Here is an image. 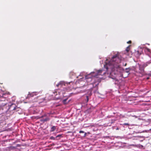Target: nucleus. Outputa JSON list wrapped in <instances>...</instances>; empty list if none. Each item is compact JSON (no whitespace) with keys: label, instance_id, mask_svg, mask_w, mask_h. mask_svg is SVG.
I'll use <instances>...</instances> for the list:
<instances>
[{"label":"nucleus","instance_id":"nucleus-1","mask_svg":"<svg viewBox=\"0 0 151 151\" xmlns=\"http://www.w3.org/2000/svg\"><path fill=\"white\" fill-rule=\"evenodd\" d=\"M122 63V65L126 66L127 63L122 62V58L120 59L118 55L114 56L110 60L107 59L104 65V69L95 70L85 76V79L87 84L92 85L93 88L96 87L100 81L98 78L99 76L105 74L107 71L110 72L109 77L115 81V84H119L120 82L116 77L119 74L124 70L123 68L120 66L119 63Z\"/></svg>","mask_w":151,"mask_h":151},{"label":"nucleus","instance_id":"nucleus-2","mask_svg":"<svg viewBox=\"0 0 151 151\" xmlns=\"http://www.w3.org/2000/svg\"><path fill=\"white\" fill-rule=\"evenodd\" d=\"M151 63V60L147 62L143 65H139V69L140 73L143 74L144 72V69L149 64Z\"/></svg>","mask_w":151,"mask_h":151},{"label":"nucleus","instance_id":"nucleus-3","mask_svg":"<svg viewBox=\"0 0 151 151\" xmlns=\"http://www.w3.org/2000/svg\"><path fill=\"white\" fill-rule=\"evenodd\" d=\"M70 83V82L65 83L64 81H60L57 85L56 86L59 87L63 88V90H65L66 89V87L67 86L68 84H69Z\"/></svg>","mask_w":151,"mask_h":151},{"label":"nucleus","instance_id":"nucleus-4","mask_svg":"<svg viewBox=\"0 0 151 151\" xmlns=\"http://www.w3.org/2000/svg\"><path fill=\"white\" fill-rule=\"evenodd\" d=\"M40 118H42L40 119V121L41 122H45L47 121H49L50 120V118L49 117L47 116V115L45 114L44 115L41 116Z\"/></svg>","mask_w":151,"mask_h":151},{"label":"nucleus","instance_id":"nucleus-5","mask_svg":"<svg viewBox=\"0 0 151 151\" xmlns=\"http://www.w3.org/2000/svg\"><path fill=\"white\" fill-rule=\"evenodd\" d=\"M16 106L15 105L13 104H11L10 105L9 104L7 109V111H10L15 110L16 109Z\"/></svg>","mask_w":151,"mask_h":151},{"label":"nucleus","instance_id":"nucleus-6","mask_svg":"<svg viewBox=\"0 0 151 151\" xmlns=\"http://www.w3.org/2000/svg\"><path fill=\"white\" fill-rule=\"evenodd\" d=\"M41 92H39L38 93L37 92H33L31 93H30L29 92V94L27 96V98H28L29 97H33L35 95H37V94L38 93H40Z\"/></svg>","mask_w":151,"mask_h":151},{"label":"nucleus","instance_id":"nucleus-7","mask_svg":"<svg viewBox=\"0 0 151 151\" xmlns=\"http://www.w3.org/2000/svg\"><path fill=\"white\" fill-rule=\"evenodd\" d=\"M6 93L2 91V90L0 91V98L1 97H3V96H5Z\"/></svg>","mask_w":151,"mask_h":151},{"label":"nucleus","instance_id":"nucleus-8","mask_svg":"<svg viewBox=\"0 0 151 151\" xmlns=\"http://www.w3.org/2000/svg\"><path fill=\"white\" fill-rule=\"evenodd\" d=\"M56 129V127L55 126H52L50 130L51 132H54Z\"/></svg>","mask_w":151,"mask_h":151},{"label":"nucleus","instance_id":"nucleus-9","mask_svg":"<svg viewBox=\"0 0 151 151\" xmlns=\"http://www.w3.org/2000/svg\"><path fill=\"white\" fill-rule=\"evenodd\" d=\"M130 69L129 68H127L125 69V71L123 73H125V72L127 73H129L130 70Z\"/></svg>","mask_w":151,"mask_h":151},{"label":"nucleus","instance_id":"nucleus-10","mask_svg":"<svg viewBox=\"0 0 151 151\" xmlns=\"http://www.w3.org/2000/svg\"><path fill=\"white\" fill-rule=\"evenodd\" d=\"M5 98L6 97L5 96H3V97H1V98H0V101H5Z\"/></svg>","mask_w":151,"mask_h":151},{"label":"nucleus","instance_id":"nucleus-11","mask_svg":"<svg viewBox=\"0 0 151 151\" xmlns=\"http://www.w3.org/2000/svg\"><path fill=\"white\" fill-rule=\"evenodd\" d=\"M79 132V133H84V135H83V137H85L86 136V133H84V131H80Z\"/></svg>","mask_w":151,"mask_h":151},{"label":"nucleus","instance_id":"nucleus-12","mask_svg":"<svg viewBox=\"0 0 151 151\" xmlns=\"http://www.w3.org/2000/svg\"><path fill=\"white\" fill-rule=\"evenodd\" d=\"M145 50V51H147L151 53V50L150 49L147 48H146Z\"/></svg>","mask_w":151,"mask_h":151},{"label":"nucleus","instance_id":"nucleus-13","mask_svg":"<svg viewBox=\"0 0 151 151\" xmlns=\"http://www.w3.org/2000/svg\"><path fill=\"white\" fill-rule=\"evenodd\" d=\"M129 50V46H128L127 47L126 49L125 50V52H127Z\"/></svg>","mask_w":151,"mask_h":151},{"label":"nucleus","instance_id":"nucleus-14","mask_svg":"<svg viewBox=\"0 0 151 151\" xmlns=\"http://www.w3.org/2000/svg\"><path fill=\"white\" fill-rule=\"evenodd\" d=\"M62 137V134H59V135H58L56 137V138H57L58 137H59L60 138V137Z\"/></svg>","mask_w":151,"mask_h":151},{"label":"nucleus","instance_id":"nucleus-15","mask_svg":"<svg viewBox=\"0 0 151 151\" xmlns=\"http://www.w3.org/2000/svg\"><path fill=\"white\" fill-rule=\"evenodd\" d=\"M86 102H88L89 100V98H88V96H86Z\"/></svg>","mask_w":151,"mask_h":151},{"label":"nucleus","instance_id":"nucleus-16","mask_svg":"<svg viewBox=\"0 0 151 151\" xmlns=\"http://www.w3.org/2000/svg\"><path fill=\"white\" fill-rule=\"evenodd\" d=\"M9 149L10 150H13V149H14L15 147L13 146H11V147H9Z\"/></svg>","mask_w":151,"mask_h":151},{"label":"nucleus","instance_id":"nucleus-17","mask_svg":"<svg viewBox=\"0 0 151 151\" xmlns=\"http://www.w3.org/2000/svg\"><path fill=\"white\" fill-rule=\"evenodd\" d=\"M50 139H52V140H55V137H53V136H51L50 137Z\"/></svg>","mask_w":151,"mask_h":151},{"label":"nucleus","instance_id":"nucleus-18","mask_svg":"<svg viewBox=\"0 0 151 151\" xmlns=\"http://www.w3.org/2000/svg\"><path fill=\"white\" fill-rule=\"evenodd\" d=\"M67 100V99H64L63 101V103L64 104H65V102Z\"/></svg>","mask_w":151,"mask_h":151},{"label":"nucleus","instance_id":"nucleus-19","mask_svg":"<svg viewBox=\"0 0 151 151\" xmlns=\"http://www.w3.org/2000/svg\"><path fill=\"white\" fill-rule=\"evenodd\" d=\"M57 91H55L54 92H53V93L55 95H57Z\"/></svg>","mask_w":151,"mask_h":151},{"label":"nucleus","instance_id":"nucleus-20","mask_svg":"<svg viewBox=\"0 0 151 151\" xmlns=\"http://www.w3.org/2000/svg\"><path fill=\"white\" fill-rule=\"evenodd\" d=\"M4 105H6V106L7 105V104H3V105L4 106V107L3 108V109L4 108Z\"/></svg>","mask_w":151,"mask_h":151},{"label":"nucleus","instance_id":"nucleus-21","mask_svg":"<svg viewBox=\"0 0 151 151\" xmlns=\"http://www.w3.org/2000/svg\"><path fill=\"white\" fill-rule=\"evenodd\" d=\"M83 76V73H81L79 75V76Z\"/></svg>","mask_w":151,"mask_h":151},{"label":"nucleus","instance_id":"nucleus-22","mask_svg":"<svg viewBox=\"0 0 151 151\" xmlns=\"http://www.w3.org/2000/svg\"><path fill=\"white\" fill-rule=\"evenodd\" d=\"M148 76H151V73L148 74Z\"/></svg>","mask_w":151,"mask_h":151},{"label":"nucleus","instance_id":"nucleus-23","mask_svg":"<svg viewBox=\"0 0 151 151\" xmlns=\"http://www.w3.org/2000/svg\"><path fill=\"white\" fill-rule=\"evenodd\" d=\"M131 41H129L127 42V43H131Z\"/></svg>","mask_w":151,"mask_h":151},{"label":"nucleus","instance_id":"nucleus-24","mask_svg":"<svg viewBox=\"0 0 151 151\" xmlns=\"http://www.w3.org/2000/svg\"><path fill=\"white\" fill-rule=\"evenodd\" d=\"M124 125H129V124H127V123H124Z\"/></svg>","mask_w":151,"mask_h":151},{"label":"nucleus","instance_id":"nucleus-25","mask_svg":"<svg viewBox=\"0 0 151 151\" xmlns=\"http://www.w3.org/2000/svg\"><path fill=\"white\" fill-rule=\"evenodd\" d=\"M80 81H82V78H81L79 80Z\"/></svg>","mask_w":151,"mask_h":151},{"label":"nucleus","instance_id":"nucleus-26","mask_svg":"<svg viewBox=\"0 0 151 151\" xmlns=\"http://www.w3.org/2000/svg\"><path fill=\"white\" fill-rule=\"evenodd\" d=\"M149 78V77H147V80Z\"/></svg>","mask_w":151,"mask_h":151}]
</instances>
